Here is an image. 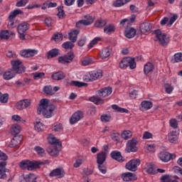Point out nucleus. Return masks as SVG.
I'll return each instance as SVG.
<instances>
[{"label":"nucleus","instance_id":"nucleus-1","mask_svg":"<svg viewBox=\"0 0 182 182\" xmlns=\"http://www.w3.org/2000/svg\"><path fill=\"white\" fill-rule=\"evenodd\" d=\"M11 63L12 66L11 68H9L3 74L4 80L14 79L16 75H21V73H25V69H26L19 60H12Z\"/></svg>","mask_w":182,"mask_h":182},{"label":"nucleus","instance_id":"nucleus-2","mask_svg":"<svg viewBox=\"0 0 182 182\" xmlns=\"http://www.w3.org/2000/svg\"><path fill=\"white\" fill-rule=\"evenodd\" d=\"M56 107L55 105H49V100L43 98L40 100V104L37 107L38 114H43L46 119H50L53 116Z\"/></svg>","mask_w":182,"mask_h":182},{"label":"nucleus","instance_id":"nucleus-3","mask_svg":"<svg viewBox=\"0 0 182 182\" xmlns=\"http://www.w3.org/2000/svg\"><path fill=\"white\" fill-rule=\"evenodd\" d=\"M49 160L45 161H31L29 160L22 161L20 163V167L22 170H25L27 168L29 171H32V170H36V168H41V166H45V164H49Z\"/></svg>","mask_w":182,"mask_h":182},{"label":"nucleus","instance_id":"nucleus-4","mask_svg":"<svg viewBox=\"0 0 182 182\" xmlns=\"http://www.w3.org/2000/svg\"><path fill=\"white\" fill-rule=\"evenodd\" d=\"M48 143L52 146L47 148V153L52 157H58L59 156V149L62 147V142L59 141V139H56V137L52 136L48 137Z\"/></svg>","mask_w":182,"mask_h":182},{"label":"nucleus","instance_id":"nucleus-5","mask_svg":"<svg viewBox=\"0 0 182 182\" xmlns=\"http://www.w3.org/2000/svg\"><path fill=\"white\" fill-rule=\"evenodd\" d=\"M112 89L110 87H104L97 91V96H93L90 98V102H92L95 105H103L105 101L101 97H107L112 95Z\"/></svg>","mask_w":182,"mask_h":182},{"label":"nucleus","instance_id":"nucleus-6","mask_svg":"<svg viewBox=\"0 0 182 182\" xmlns=\"http://www.w3.org/2000/svg\"><path fill=\"white\" fill-rule=\"evenodd\" d=\"M0 178L5 180L6 178V173H9V169L6 168V160H8V155L0 151Z\"/></svg>","mask_w":182,"mask_h":182},{"label":"nucleus","instance_id":"nucleus-7","mask_svg":"<svg viewBox=\"0 0 182 182\" xmlns=\"http://www.w3.org/2000/svg\"><path fill=\"white\" fill-rule=\"evenodd\" d=\"M156 35L155 41H159V45L161 46H167L170 42V38L166 33H163L160 29L154 31Z\"/></svg>","mask_w":182,"mask_h":182},{"label":"nucleus","instance_id":"nucleus-8","mask_svg":"<svg viewBox=\"0 0 182 182\" xmlns=\"http://www.w3.org/2000/svg\"><path fill=\"white\" fill-rule=\"evenodd\" d=\"M129 66L130 69H136V61L134 58L127 57L122 59L119 63V68L121 69H126L129 68Z\"/></svg>","mask_w":182,"mask_h":182},{"label":"nucleus","instance_id":"nucleus-9","mask_svg":"<svg viewBox=\"0 0 182 182\" xmlns=\"http://www.w3.org/2000/svg\"><path fill=\"white\" fill-rule=\"evenodd\" d=\"M73 59H75V53L70 51L67 53L63 56L58 58L59 63H62L63 65H66L69 63H72L73 62Z\"/></svg>","mask_w":182,"mask_h":182},{"label":"nucleus","instance_id":"nucleus-10","mask_svg":"<svg viewBox=\"0 0 182 182\" xmlns=\"http://www.w3.org/2000/svg\"><path fill=\"white\" fill-rule=\"evenodd\" d=\"M29 29V23L23 22L20 23L17 27V32L19 34V38L21 41H25V32Z\"/></svg>","mask_w":182,"mask_h":182},{"label":"nucleus","instance_id":"nucleus-11","mask_svg":"<svg viewBox=\"0 0 182 182\" xmlns=\"http://www.w3.org/2000/svg\"><path fill=\"white\" fill-rule=\"evenodd\" d=\"M137 138H133L132 139L129 140L127 143L125 151H127V153H134L137 151Z\"/></svg>","mask_w":182,"mask_h":182},{"label":"nucleus","instance_id":"nucleus-12","mask_svg":"<svg viewBox=\"0 0 182 182\" xmlns=\"http://www.w3.org/2000/svg\"><path fill=\"white\" fill-rule=\"evenodd\" d=\"M141 161L139 159H132L127 163L125 168L129 171H137V166H140Z\"/></svg>","mask_w":182,"mask_h":182},{"label":"nucleus","instance_id":"nucleus-13","mask_svg":"<svg viewBox=\"0 0 182 182\" xmlns=\"http://www.w3.org/2000/svg\"><path fill=\"white\" fill-rule=\"evenodd\" d=\"M85 18L87 20H80L76 23V28H83V26H89V25H92L93 23V18L90 16H85Z\"/></svg>","mask_w":182,"mask_h":182},{"label":"nucleus","instance_id":"nucleus-14","mask_svg":"<svg viewBox=\"0 0 182 182\" xmlns=\"http://www.w3.org/2000/svg\"><path fill=\"white\" fill-rule=\"evenodd\" d=\"M31 106V100L24 99L18 101L16 104V107L18 110H23V109H28Z\"/></svg>","mask_w":182,"mask_h":182},{"label":"nucleus","instance_id":"nucleus-15","mask_svg":"<svg viewBox=\"0 0 182 182\" xmlns=\"http://www.w3.org/2000/svg\"><path fill=\"white\" fill-rule=\"evenodd\" d=\"M89 75L90 77L85 78L87 82H94V80H97V79H100L103 76L101 71L96 70L90 72Z\"/></svg>","mask_w":182,"mask_h":182},{"label":"nucleus","instance_id":"nucleus-16","mask_svg":"<svg viewBox=\"0 0 182 182\" xmlns=\"http://www.w3.org/2000/svg\"><path fill=\"white\" fill-rule=\"evenodd\" d=\"M35 55H38V50L35 49L21 50L20 51V55L23 58H32Z\"/></svg>","mask_w":182,"mask_h":182},{"label":"nucleus","instance_id":"nucleus-17","mask_svg":"<svg viewBox=\"0 0 182 182\" xmlns=\"http://www.w3.org/2000/svg\"><path fill=\"white\" fill-rule=\"evenodd\" d=\"M83 112H82V111H77L70 117V124H75V123H77L79 120L83 119Z\"/></svg>","mask_w":182,"mask_h":182},{"label":"nucleus","instance_id":"nucleus-18","mask_svg":"<svg viewBox=\"0 0 182 182\" xmlns=\"http://www.w3.org/2000/svg\"><path fill=\"white\" fill-rule=\"evenodd\" d=\"M50 177H58V178H63L65 177V170L63 168H57L53 169L50 173Z\"/></svg>","mask_w":182,"mask_h":182},{"label":"nucleus","instance_id":"nucleus-19","mask_svg":"<svg viewBox=\"0 0 182 182\" xmlns=\"http://www.w3.org/2000/svg\"><path fill=\"white\" fill-rule=\"evenodd\" d=\"M122 178L124 181H135L137 180V176L132 172H126L121 175Z\"/></svg>","mask_w":182,"mask_h":182},{"label":"nucleus","instance_id":"nucleus-20","mask_svg":"<svg viewBox=\"0 0 182 182\" xmlns=\"http://www.w3.org/2000/svg\"><path fill=\"white\" fill-rule=\"evenodd\" d=\"M23 140L22 135H14V137L11 139L10 144H9V147L11 149H14V147H16L18 144H21V142Z\"/></svg>","mask_w":182,"mask_h":182},{"label":"nucleus","instance_id":"nucleus-21","mask_svg":"<svg viewBox=\"0 0 182 182\" xmlns=\"http://www.w3.org/2000/svg\"><path fill=\"white\" fill-rule=\"evenodd\" d=\"M110 156L113 160H116V161H118L119 163H123V161H124L123 156H122V153L119 151H112Z\"/></svg>","mask_w":182,"mask_h":182},{"label":"nucleus","instance_id":"nucleus-22","mask_svg":"<svg viewBox=\"0 0 182 182\" xmlns=\"http://www.w3.org/2000/svg\"><path fill=\"white\" fill-rule=\"evenodd\" d=\"M159 157L161 161L167 163L168 161H170V160H171V154L166 151H162L159 153Z\"/></svg>","mask_w":182,"mask_h":182},{"label":"nucleus","instance_id":"nucleus-23","mask_svg":"<svg viewBox=\"0 0 182 182\" xmlns=\"http://www.w3.org/2000/svg\"><path fill=\"white\" fill-rule=\"evenodd\" d=\"M152 26L151 23L144 22L140 25L139 28L142 33H146V32H149L151 30Z\"/></svg>","mask_w":182,"mask_h":182},{"label":"nucleus","instance_id":"nucleus-24","mask_svg":"<svg viewBox=\"0 0 182 182\" xmlns=\"http://www.w3.org/2000/svg\"><path fill=\"white\" fill-rule=\"evenodd\" d=\"M124 36L128 39H132L136 36V29L133 27H129L126 29L124 31Z\"/></svg>","mask_w":182,"mask_h":182},{"label":"nucleus","instance_id":"nucleus-25","mask_svg":"<svg viewBox=\"0 0 182 182\" xmlns=\"http://www.w3.org/2000/svg\"><path fill=\"white\" fill-rule=\"evenodd\" d=\"M111 54L112 51L110 50V48H105L100 52V58H101V59H106L109 58Z\"/></svg>","mask_w":182,"mask_h":182},{"label":"nucleus","instance_id":"nucleus-26","mask_svg":"<svg viewBox=\"0 0 182 182\" xmlns=\"http://www.w3.org/2000/svg\"><path fill=\"white\" fill-rule=\"evenodd\" d=\"M79 30H74L68 33V39L71 41L73 43L77 41V35L80 33Z\"/></svg>","mask_w":182,"mask_h":182},{"label":"nucleus","instance_id":"nucleus-27","mask_svg":"<svg viewBox=\"0 0 182 182\" xmlns=\"http://www.w3.org/2000/svg\"><path fill=\"white\" fill-rule=\"evenodd\" d=\"M106 161V152L101 151L97 154V164H103Z\"/></svg>","mask_w":182,"mask_h":182},{"label":"nucleus","instance_id":"nucleus-28","mask_svg":"<svg viewBox=\"0 0 182 182\" xmlns=\"http://www.w3.org/2000/svg\"><path fill=\"white\" fill-rule=\"evenodd\" d=\"M154 70V65L151 63H147L144 65V75H149L151 72H153Z\"/></svg>","mask_w":182,"mask_h":182},{"label":"nucleus","instance_id":"nucleus-29","mask_svg":"<svg viewBox=\"0 0 182 182\" xmlns=\"http://www.w3.org/2000/svg\"><path fill=\"white\" fill-rule=\"evenodd\" d=\"M60 55L59 53V49L54 48L48 51L46 54L47 59H50L53 58H56V56H58Z\"/></svg>","mask_w":182,"mask_h":182},{"label":"nucleus","instance_id":"nucleus-30","mask_svg":"<svg viewBox=\"0 0 182 182\" xmlns=\"http://www.w3.org/2000/svg\"><path fill=\"white\" fill-rule=\"evenodd\" d=\"M51 77L53 80H63V78L65 77V73H63L62 71H58L53 73L51 75Z\"/></svg>","mask_w":182,"mask_h":182},{"label":"nucleus","instance_id":"nucleus-31","mask_svg":"<svg viewBox=\"0 0 182 182\" xmlns=\"http://www.w3.org/2000/svg\"><path fill=\"white\" fill-rule=\"evenodd\" d=\"M23 180L26 182H38L36 181V175L34 173H29L23 176Z\"/></svg>","mask_w":182,"mask_h":182},{"label":"nucleus","instance_id":"nucleus-32","mask_svg":"<svg viewBox=\"0 0 182 182\" xmlns=\"http://www.w3.org/2000/svg\"><path fill=\"white\" fill-rule=\"evenodd\" d=\"M178 139V136L177 135V132L172 131L168 134V140L170 143H174V141H177Z\"/></svg>","mask_w":182,"mask_h":182},{"label":"nucleus","instance_id":"nucleus-33","mask_svg":"<svg viewBox=\"0 0 182 182\" xmlns=\"http://www.w3.org/2000/svg\"><path fill=\"white\" fill-rule=\"evenodd\" d=\"M107 25V20L100 18L97 20L95 23V28H103V26H106Z\"/></svg>","mask_w":182,"mask_h":182},{"label":"nucleus","instance_id":"nucleus-34","mask_svg":"<svg viewBox=\"0 0 182 182\" xmlns=\"http://www.w3.org/2000/svg\"><path fill=\"white\" fill-rule=\"evenodd\" d=\"M141 106V109H144V110H149L153 107V102H151V101H142Z\"/></svg>","mask_w":182,"mask_h":182},{"label":"nucleus","instance_id":"nucleus-35","mask_svg":"<svg viewBox=\"0 0 182 182\" xmlns=\"http://www.w3.org/2000/svg\"><path fill=\"white\" fill-rule=\"evenodd\" d=\"M43 92L48 96H53V95H55V92L51 85L45 86L43 89Z\"/></svg>","mask_w":182,"mask_h":182},{"label":"nucleus","instance_id":"nucleus-36","mask_svg":"<svg viewBox=\"0 0 182 182\" xmlns=\"http://www.w3.org/2000/svg\"><path fill=\"white\" fill-rule=\"evenodd\" d=\"M132 0H116L113 3V6L115 8H120V6H123V5H126L128 2H130Z\"/></svg>","mask_w":182,"mask_h":182},{"label":"nucleus","instance_id":"nucleus-37","mask_svg":"<svg viewBox=\"0 0 182 182\" xmlns=\"http://www.w3.org/2000/svg\"><path fill=\"white\" fill-rule=\"evenodd\" d=\"M9 39V31L3 30L0 31V41Z\"/></svg>","mask_w":182,"mask_h":182},{"label":"nucleus","instance_id":"nucleus-38","mask_svg":"<svg viewBox=\"0 0 182 182\" xmlns=\"http://www.w3.org/2000/svg\"><path fill=\"white\" fill-rule=\"evenodd\" d=\"M112 109H113V110L118 112L119 113H129V109L125 108H122L117 105H112Z\"/></svg>","mask_w":182,"mask_h":182},{"label":"nucleus","instance_id":"nucleus-39","mask_svg":"<svg viewBox=\"0 0 182 182\" xmlns=\"http://www.w3.org/2000/svg\"><path fill=\"white\" fill-rule=\"evenodd\" d=\"M172 63H178V62H182V53H177L172 58Z\"/></svg>","mask_w":182,"mask_h":182},{"label":"nucleus","instance_id":"nucleus-40","mask_svg":"<svg viewBox=\"0 0 182 182\" xmlns=\"http://www.w3.org/2000/svg\"><path fill=\"white\" fill-rule=\"evenodd\" d=\"M70 86H75L76 87H83L87 86V83L82 82L80 81H71L70 83Z\"/></svg>","mask_w":182,"mask_h":182},{"label":"nucleus","instance_id":"nucleus-41","mask_svg":"<svg viewBox=\"0 0 182 182\" xmlns=\"http://www.w3.org/2000/svg\"><path fill=\"white\" fill-rule=\"evenodd\" d=\"M21 133V127L18 124L13 125L11 128V134L13 136H16Z\"/></svg>","mask_w":182,"mask_h":182},{"label":"nucleus","instance_id":"nucleus-42","mask_svg":"<svg viewBox=\"0 0 182 182\" xmlns=\"http://www.w3.org/2000/svg\"><path fill=\"white\" fill-rule=\"evenodd\" d=\"M62 48H63V49H73V48H75V43H73L72 41H66L64 43H63L62 45Z\"/></svg>","mask_w":182,"mask_h":182},{"label":"nucleus","instance_id":"nucleus-43","mask_svg":"<svg viewBox=\"0 0 182 182\" xmlns=\"http://www.w3.org/2000/svg\"><path fill=\"white\" fill-rule=\"evenodd\" d=\"M53 41H55V42H61V41H63V34L60 33H56L53 35V36L51 38Z\"/></svg>","mask_w":182,"mask_h":182},{"label":"nucleus","instance_id":"nucleus-44","mask_svg":"<svg viewBox=\"0 0 182 182\" xmlns=\"http://www.w3.org/2000/svg\"><path fill=\"white\" fill-rule=\"evenodd\" d=\"M22 14H23V11H22V10L16 9L14 11L11 12V14L9 16V19H15L16 16H18L19 14L22 15Z\"/></svg>","mask_w":182,"mask_h":182},{"label":"nucleus","instance_id":"nucleus-45","mask_svg":"<svg viewBox=\"0 0 182 182\" xmlns=\"http://www.w3.org/2000/svg\"><path fill=\"white\" fill-rule=\"evenodd\" d=\"M104 32L105 33H107L108 35H110L112 32H114V26L112 24H109L106 26L105 28H104Z\"/></svg>","mask_w":182,"mask_h":182},{"label":"nucleus","instance_id":"nucleus-46","mask_svg":"<svg viewBox=\"0 0 182 182\" xmlns=\"http://www.w3.org/2000/svg\"><path fill=\"white\" fill-rule=\"evenodd\" d=\"M34 150L41 157H43V156H45V149L43 148L36 146L34 147Z\"/></svg>","mask_w":182,"mask_h":182},{"label":"nucleus","instance_id":"nucleus-47","mask_svg":"<svg viewBox=\"0 0 182 182\" xmlns=\"http://www.w3.org/2000/svg\"><path fill=\"white\" fill-rule=\"evenodd\" d=\"M58 13L57 14V16L60 19H62V18H65L66 16V14H65V11L63 10V6H60V7H58Z\"/></svg>","mask_w":182,"mask_h":182},{"label":"nucleus","instance_id":"nucleus-48","mask_svg":"<svg viewBox=\"0 0 182 182\" xmlns=\"http://www.w3.org/2000/svg\"><path fill=\"white\" fill-rule=\"evenodd\" d=\"M122 137L124 139V140H127L132 137V132L127 130V131H124L123 133L122 134Z\"/></svg>","mask_w":182,"mask_h":182},{"label":"nucleus","instance_id":"nucleus-49","mask_svg":"<svg viewBox=\"0 0 182 182\" xmlns=\"http://www.w3.org/2000/svg\"><path fill=\"white\" fill-rule=\"evenodd\" d=\"M34 80H38V79H42L45 77V73H33Z\"/></svg>","mask_w":182,"mask_h":182},{"label":"nucleus","instance_id":"nucleus-50","mask_svg":"<svg viewBox=\"0 0 182 182\" xmlns=\"http://www.w3.org/2000/svg\"><path fill=\"white\" fill-rule=\"evenodd\" d=\"M34 129L36 132H42V130L43 129V125L41 122H37L34 125Z\"/></svg>","mask_w":182,"mask_h":182},{"label":"nucleus","instance_id":"nucleus-51","mask_svg":"<svg viewBox=\"0 0 182 182\" xmlns=\"http://www.w3.org/2000/svg\"><path fill=\"white\" fill-rule=\"evenodd\" d=\"M146 171L148 173V174H156V171H154V168H153V165L148 164L146 165Z\"/></svg>","mask_w":182,"mask_h":182},{"label":"nucleus","instance_id":"nucleus-52","mask_svg":"<svg viewBox=\"0 0 182 182\" xmlns=\"http://www.w3.org/2000/svg\"><path fill=\"white\" fill-rule=\"evenodd\" d=\"M169 124L171 127H173V129H177L178 127V122L176 119H172L169 121Z\"/></svg>","mask_w":182,"mask_h":182},{"label":"nucleus","instance_id":"nucleus-53","mask_svg":"<svg viewBox=\"0 0 182 182\" xmlns=\"http://www.w3.org/2000/svg\"><path fill=\"white\" fill-rule=\"evenodd\" d=\"M100 119H101V122H103L104 123H107V122H110L112 117L110 115L105 114V115H102L100 117Z\"/></svg>","mask_w":182,"mask_h":182},{"label":"nucleus","instance_id":"nucleus-54","mask_svg":"<svg viewBox=\"0 0 182 182\" xmlns=\"http://www.w3.org/2000/svg\"><path fill=\"white\" fill-rule=\"evenodd\" d=\"M8 99H9V95L4 94L3 95L0 96V102L1 103H7Z\"/></svg>","mask_w":182,"mask_h":182},{"label":"nucleus","instance_id":"nucleus-55","mask_svg":"<svg viewBox=\"0 0 182 182\" xmlns=\"http://www.w3.org/2000/svg\"><path fill=\"white\" fill-rule=\"evenodd\" d=\"M93 174V170L89 169L88 168H84L82 171V175L85 178V176H92Z\"/></svg>","mask_w":182,"mask_h":182},{"label":"nucleus","instance_id":"nucleus-56","mask_svg":"<svg viewBox=\"0 0 182 182\" xmlns=\"http://www.w3.org/2000/svg\"><path fill=\"white\" fill-rule=\"evenodd\" d=\"M92 58H85L84 60L81 61L82 66H87L92 63Z\"/></svg>","mask_w":182,"mask_h":182},{"label":"nucleus","instance_id":"nucleus-57","mask_svg":"<svg viewBox=\"0 0 182 182\" xmlns=\"http://www.w3.org/2000/svg\"><path fill=\"white\" fill-rule=\"evenodd\" d=\"M146 149L149 153H154L156 151V145L155 144H147Z\"/></svg>","mask_w":182,"mask_h":182},{"label":"nucleus","instance_id":"nucleus-58","mask_svg":"<svg viewBox=\"0 0 182 182\" xmlns=\"http://www.w3.org/2000/svg\"><path fill=\"white\" fill-rule=\"evenodd\" d=\"M9 21L8 25H7L9 29H14V28H16V23H15L14 21V19H11V18H9Z\"/></svg>","mask_w":182,"mask_h":182},{"label":"nucleus","instance_id":"nucleus-59","mask_svg":"<svg viewBox=\"0 0 182 182\" xmlns=\"http://www.w3.org/2000/svg\"><path fill=\"white\" fill-rule=\"evenodd\" d=\"M97 168L102 174H106V173H107V169L103 164H98Z\"/></svg>","mask_w":182,"mask_h":182},{"label":"nucleus","instance_id":"nucleus-60","mask_svg":"<svg viewBox=\"0 0 182 182\" xmlns=\"http://www.w3.org/2000/svg\"><path fill=\"white\" fill-rule=\"evenodd\" d=\"M52 130L53 132H62V130H63V126L62 125V124H59L54 126Z\"/></svg>","mask_w":182,"mask_h":182},{"label":"nucleus","instance_id":"nucleus-61","mask_svg":"<svg viewBox=\"0 0 182 182\" xmlns=\"http://www.w3.org/2000/svg\"><path fill=\"white\" fill-rule=\"evenodd\" d=\"M170 175L165 174L160 178L161 182H171V179H169Z\"/></svg>","mask_w":182,"mask_h":182},{"label":"nucleus","instance_id":"nucleus-62","mask_svg":"<svg viewBox=\"0 0 182 182\" xmlns=\"http://www.w3.org/2000/svg\"><path fill=\"white\" fill-rule=\"evenodd\" d=\"M165 87V92H166L168 95L171 94V92H173V87L171 86L169 84H166L164 85Z\"/></svg>","mask_w":182,"mask_h":182},{"label":"nucleus","instance_id":"nucleus-63","mask_svg":"<svg viewBox=\"0 0 182 182\" xmlns=\"http://www.w3.org/2000/svg\"><path fill=\"white\" fill-rule=\"evenodd\" d=\"M28 4V0H20L19 1H17L16 4V6L21 7V6H25Z\"/></svg>","mask_w":182,"mask_h":182},{"label":"nucleus","instance_id":"nucleus-64","mask_svg":"<svg viewBox=\"0 0 182 182\" xmlns=\"http://www.w3.org/2000/svg\"><path fill=\"white\" fill-rule=\"evenodd\" d=\"M86 43V37H82L77 42L78 46H85Z\"/></svg>","mask_w":182,"mask_h":182}]
</instances>
